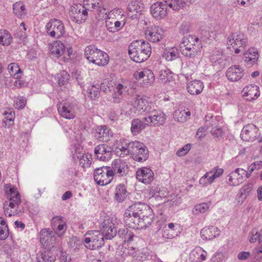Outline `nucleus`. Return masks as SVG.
Wrapping results in <instances>:
<instances>
[{"instance_id":"1","label":"nucleus","mask_w":262,"mask_h":262,"mask_svg":"<svg viewBox=\"0 0 262 262\" xmlns=\"http://www.w3.org/2000/svg\"><path fill=\"white\" fill-rule=\"evenodd\" d=\"M152 210L145 203L137 202L130 205L124 214V222L133 229L146 228L152 222Z\"/></svg>"},{"instance_id":"2","label":"nucleus","mask_w":262,"mask_h":262,"mask_svg":"<svg viewBox=\"0 0 262 262\" xmlns=\"http://www.w3.org/2000/svg\"><path fill=\"white\" fill-rule=\"evenodd\" d=\"M151 48L150 43L143 40L133 41L128 46V54L134 61L141 63L150 56Z\"/></svg>"},{"instance_id":"3","label":"nucleus","mask_w":262,"mask_h":262,"mask_svg":"<svg viewBox=\"0 0 262 262\" xmlns=\"http://www.w3.org/2000/svg\"><path fill=\"white\" fill-rule=\"evenodd\" d=\"M84 56L90 62L99 66H105L109 60L107 53L92 45L85 48Z\"/></svg>"},{"instance_id":"4","label":"nucleus","mask_w":262,"mask_h":262,"mask_svg":"<svg viewBox=\"0 0 262 262\" xmlns=\"http://www.w3.org/2000/svg\"><path fill=\"white\" fill-rule=\"evenodd\" d=\"M104 238H105V236L100 231H88L84 235V242L85 246L90 250L98 249L104 245Z\"/></svg>"},{"instance_id":"5","label":"nucleus","mask_w":262,"mask_h":262,"mask_svg":"<svg viewBox=\"0 0 262 262\" xmlns=\"http://www.w3.org/2000/svg\"><path fill=\"white\" fill-rule=\"evenodd\" d=\"M45 28L47 34L53 38H59L66 33L63 23L56 18L50 19L46 24Z\"/></svg>"},{"instance_id":"6","label":"nucleus","mask_w":262,"mask_h":262,"mask_svg":"<svg viewBox=\"0 0 262 262\" xmlns=\"http://www.w3.org/2000/svg\"><path fill=\"white\" fill-rule=\"evenodd\" d=\"M227 41L228 45L232 47L236 54L244 50L248 45L247 37L241 32L231 34L227 38Z\"/></svg>"},{"instance_id":"7","label":"nucleus","mask_w":262,"mask_h":262,"mask_svg":"<svg viewBox=\"0 0 262 262\" xmlns=\"http://www.w3.org/2000/svg\"><path fill=\"white\" fill-rule=\"evenodd\" d=\"M112 172L110 166L97 168L94 172V179L97 184L101 186L106 185L113 180Z\"/></svg>"},{"instance_id":"8","label":"nucleus","mask_w":262,"mask_h":262,"mask_svg":"<svg viewBox=\"0 0 262 262\" xmlns=\"http://www.w3.org/2000/svg\"><path fill=\"white\" fill-rule=\"evenodd\" d=\"M133 146L131 148L133 159L139 162L146 161L148 157V150L146 146L137 141H133Z\"/></svg>"},{"instance_id":"9","label":"nucleus","mask_w":262,"mask_h":262,"mask_svg":"<svg viewBox=\"0 0 262 262\" xmlns=\"http://www.w3.org/2000/svg\"><path fill=\"white\" fill-rule=\"evenodd\" d=\"M70 15L73 21L80 24L86 20L88 13L81 4H75L71 7Z\"/></svg>"},{"instance_id":"10","label":"nucleus","mask_w":262,"mask_h":262,"mask_svg":"<svg viewBox=\"0 0 262 262\" xmlns=\"http://www.w3.org/2000/svg\"><path fill=\"white\" fill-rule=\"evenodd\" d=\"M148 111V116L146 117L148 122V125L158 126L163 125L166 120V115L161 111L157 110L156 105L151 110Z\"/></svg>"},{"instance_id":"11","label":"nucleus","mask_w":262,"mask_h":262,"mask_svg":"<svg viewBox=\"0 0 262 262\" xmlns=\"http://www.w3.org/2000/svg\"><path fill=\"white\" fill-rule=\"evenodd\" d=\"M113 148L105 144L97 145L94 149V157L100 161H107L113 156Z\"/></svg>"},{"instance_id":"12","label":"nucleus","mask_w":262,"mask_h":262,"mask_svg":"<svg viewBox=\"0 0 262 262\" xmlns=\"http://www.w3.org/2000/svg\"><path fill=\"white\" fill-rule=\"evenodd\" d=\"M128 169L129 167L125 161L120 159H115L112 163L111 167L112 177H125L128 173Z\"/></svg>"},{"instance_id":"13","label":"nucleus","mask_w":262,"mask_h":262,"mask_svg":"<svg viewBox=\"0 0 262 262\" xmlns=\"http://www.w3.org/2000/svg\"><path fill=\"white\" fill-rule=\"evenodd\" d=\"M100 228L102 230L101 233L104 234L106 239H111L117 234V231L115 227V224L110 217L104 219L100 223Z\"/></svg>"},{"instance_id":"14","label":"nucleus","mask_w":262,"mask_h":262,"mask_svg":"<svg viewBox=\"0 0 262 262\" xmlns=\"http://www.w3.org/2000/svg\"><path fill=\"white\" fill-rule=\"evenodd\" d=\"M259 134L258 128L256 125L248 124L243 127L241 133V138L243 141L253 142Z\"/></svg>"},{"instance_id":"15","label":"nucleus","mask_w":262,"mask_h":262,"mask_svg":"<svg viewBox=\"0 0 262 262\" xmlns=\"http://www.w3.org/2000/svg\"><path fill=\"white\" fill-rule=\"evenodd\" d=\"M57 110L60 115L67 119H72L75 117V105L73 103L66 101L57 104Z\"/></svg>"},{"instance_id":"16","label":"nucleus","mask_w":262,"mask_h":262,"mask_svg":"<svg viewBox=\"0 0 262 262\" xmlns=\"http://www.w3.org/2000/svg\"><path fill=\"white\" fill-rule=\"evenodd\" d=\"M133 105L139 112L142 111L147 114L148 113V111L146 110H149V108H150V110H151L156 106L154 103L148 101V98L147 96L139 95L134 100Z\"/></svg>"},{"instance_id":"17","label":"nucleus","mask_w":262,"mask_h":262,"mask_svg":"<svg viewBox=\"0 0 262 262\" xmlns=\"http://www.w3.org/2000/svg\"><path fill=\"white\" fill-rule=\"evenodd\" d=\"M167 6L165 2H156L153 4L150 8V13L157 19H161L166 16L167 13Z\"/></svg>"},{"instance_id":"18","label":"nucleus","mask_w":262,"mask_h":262,"mask_svg":"<svg viewBox=\"0 0 262 262\" xmlns=\"http://www.w3.org/2000/svg\"><path fill=\"white\" fill-rule=\"evenodd\" d=\"M244 74V70L238 65L230 67L226 72L227 78L231 82L238 81L243 78Z\"/></svg>"},{"instance_id":"19","label":"nucleus","mask_w":262,"mask_h":262,"mask_svg":"<svg viewBox=\"0 0 262 262\" xmlns=\"http://www.w3.org/2000/svg\"><path fill=\"white\" fill-rule=\"evenodd\" d=\"M154 172L146 167L139 168L136 171V178L138 181L145 184H149L154 180Z\"/></svg>"},{"instance_id":"20","label":"nucleus","mask_w":262,"mask_h":262,"mask_svg":"<svg viewBox=\"0 0 262 262\" xmlns=\"http://www.w3.org/2000/svg\"><path fill=\"white\" fill-rule=\"evenodd\" d=\"M39 238L41 245L48 248L53 247L56 241L53 232L47 228L41 230L39 233Z\"/></svg>"},{"instance_id":"21","label":"nucleus","mask_w":262,"mask_h":262,"mask_svg":"<svg viewBox=\"0 0 262 262\" xmlns=\"http://www.w3.org/2000/svg\"><path fill=\"white\" fill-rule=\"evenodd\" d=\"M145 35L148 40L157 42L163 38V31L159 27H150L145 30Z\"/></svg>"},{"instance_id":"22","label":"nucleus","mask_w":262,"mask_h":262,"mask_svg":"<svg viewBox=\"0 0 262 262\" xmlns=\"http://www.w3.org/2000/svg\"><path fill=\"white\" fill-rule=\"evenodd\" d=\"M137 80L143 79V83L145 85H150L155 81V75L150 69L145 68L138 70L134 74Z\"/></svg>"},{"instance_id":"23","label":"nucleus","mask_w":262,"mask_h":262,"mask_svg":"<svg viewBox=\"0 0 262 262\" xmlns=\"http://www.w3.org/2000/svg\"><path fill=\"white\" fill-rule=\"evenodd\" d=\"M242 94L246 100L251 101L259 97V88L255 84L248 85L243 89Z\"/></svg>"},{"instance_id":"24","label":"nucleus","mask_w":262,"mask_h":262,"mask_svg":"<svg viewBox=\"0 0 262 262\" xmlns=\"http://www.w3.org/2000/svg\"><path fill=\"white\" fill-rule=\"evenodd\" d=\"M181 233L180 227L177 224L170 223L168 228L164 227L162 233V237L165 239H171L178 236Z\"/></svg>"},{"instance_id":"25","label":"nucleus","mask_w":262,"mask_h":262,"mask_svg":"<svg viewBox=\"0 0 262 262\" xmlns=\"http://www.w3.org/2000/svg\"><path fill=\"white\" fill-rule=\"evenodd\" d=\"M113 133L111 129L105 125H100L96 130L95 137L101 142H107L113 137Z\"/></svg>"},{"instance_id":"26","label":"nucleus","mask_w":262,"mask_h":262,"mask_svg":"<svg viewBox=\"0 0 262 262\" xmlns=\"http://www.w3.org/2000/svg\"><path fill=\"white\" fill-rule=\"evenodd\" d=\"M52 226L59 237L63 236L67 229L66 223L63 221V217L61 216H56L53 217Z\"/></svg>"},{"instance_id":"27","label":"nucleus","mask_w":262,"mask_h":262,"mask_svg":"<svg viewBox=\"0 0 262 262\" xmlns=\"http://www.w3.org/2000/svg\"><path fill=\"white\" fill-rule=\"evenodd\" d=\"M220 230L216 227L210 226L203 228L200 232L201 237L204 240H212L219 236Z\"/></svg>"},{"instance_id":"28","label":"nucleus","mask_w":262,"mask_h":262,"mask_svg":"<svg viewBox=\"0 0 262 262\" xmlns=\"http://www.w3.org/2000/svg\"><path fill=\"white\" fill-rule=\"evenodd\" d=\"M148 125V122L146 117H144L143 120L134 119L131 123V132L134 135L140 134L143 129Z\"/></svg>"},{"instance_id":"29","label":"nucleus","mask_w":262,"mask_h":262,"mask_svg":"<svg viewBox=\"0 0 262 262\" xmlns=\"http://www.w3.org/2000/svg\"><path fill=\"white\" fill-rule=\"evenodd\" d=\"M244 60L248 66H252L257 63L258 54L255 48L249 49L244 54Z\"/></svg>"},{"instance_id":"30","label":"nucleus","mask_w":262,"mask_h":262,"mask_svg":"<svg viewBox=\"0 0 262 262\" xmlns=\"http://www.w3.org/2000/svg\"><path fill=\"white\" fill-rule=\"evenodd\" d=\"M51 54L55 57H59L63 55L65 51V46L61 41L56 40L49 46Z\"/></svg>"},{"instance_id":"31","label":"nucleus","mask_w":262,"mask_h":262,"mask_svg":"<svg viewBox=\"0 0 262 262\" xmlns=\"http://www.w3.org/2000/svg\"><path fill=\"white\" fill-rule=\"evenodd\" d=\"M204 89L203 83L201 80H193L188 83L187 90L191 95H199Z\"/></svg>"},{"instance_id":"32","label":"nucleus","mask_w":262,"mask_h":262,"mask_svg":"<svg viewBox=\"0 0 262 262\" xmlns=\"http://www.w3.org/2000/svg\"><path fill=\"white\" fill-rule=\"evenodd\" d=\"M143 8L142 4L138 1H134L129 3L127 6L128 11L134 13V14L133 15H129L128 13V16L133 19L137 18L141 14Z\"/></svg>"},{"instance_id":"33","label":"nucleus","mask_w":262,"mask_h":262,"mask_svg":"<svg viewBox=\"0 0 262 262\" xmlns=\"http://www.w3.org/2000/svg\"><path fill=\"white\" fill-rule=\"evenodd\" d=\"M10 194V202L9 206L12 208L17 209L21 203V199L19 192L14 188H10L9 191Z\"/></svg>"},{"instance_id":"34","label":"nucleus","mask_w":262,"mask_h":262,"mask_svg":"<svg viewBox=\"0 0 262 262\" xmlns=\"http://www.w3.org/2000/svg\"><path fill=\"white\" fill-rule=\"evenodd\" d=\"M169 7L173 10H179L183 8L187 4V3L191 4L195 0H163Z\"/></svg>"},{"instance_id":"35","label":"nucleus","mask_w":262,"mask_h":262,"mask_svg":"<svg viewBox=\"0 0 262 262\" xmlns=\"http://www.w3.org/2000/svg\"><path fill=\"white\" fill-rule=\"evenodd\" d=\"M228 184L230 186H237L243 182L244 177L241 176L235 169L229 174Z\"/></svg>"},{"instance_id":"36","label":"nucleus","mask_w":262,"mask_h":262,"mask_svg":"<svg viewBox=\"0 0 262 262\" xmlns=\"http://www.w3.org/2000/svg\"><path fill=\"white\" fill-rule=\"evenodd\" d=\"M199 38L193 35H188L183 38L180 43V49L191 46L193 43H198Z\"/></svg>"},{"instance_id":"37","label":"nucleus","mask_w":262,"mask_h":262,"mask_svg":"<svg viewBox=\"0 0 262 262\" xmlns=\"http://www.w3.org/2000/svg\"><path fill=\"white\" fill-rule=\"evenodd\" d=\"M118 236L123 239L124 242H130L133 241V237L135 236L133 233L127 228L119 229L118 231Z\"/></svg>"},{"instance_id":"38","label":"nucleus","mask_w":262,"mask_h":262,"mask_svg":"<svg viewBox=\"0 0 262 262\" xmlns=\"http://www.w3.org/2000/svg\"><path fill=\"white\" fill-rule=\"evenodd\" d=\"M8 71L10 75L15 79H19L22 73L21 70L16 63H11L8 66Z\"/></svg>"},{"instance_id":"39","label":"nucleus","mask_w":262,"mask_h":262,"mask_svg":"<svg viewBox=\"0 0 262 262\" xmlns=\"http://www.w3.org/2000/svg\"><path fill=\"white\" fill-rule=\"evenodd\" d=\"M217 120L215 118H212L209 122L211 127V134L216 138H219L222 136L223 130L221 127L216 125Z\"/></svg>"},{"instance_id":"40","label":"nucleus","mask_w":262,"mask_h":262,"mask_svg":"<svg viewBox=\"0 0 262 262\" xmlns=\"http://www.w3.org/2000/svg\"><path fill=\"white\" fill-rule=\"evenodd\" d=\"M126 190L123 184H120L116 188L115 198L119 202H123L126 196Z\"/></svg>"},{"instance_id":"41","label":"nucleus","mask_w":262,"mask_h":262,"mask_svg":"<svg viewBox=\"0 0 262 262\" xmlns=\"http://www.w3.org/2000/svg\"><path fill=\"white\" fill-rule=\"evenodd\" d=\"M14 13L20 18L24 17L26 14L25 5L21 2L15 3L13 6Z\"/></svg>"},{"instance_id":"42","label":"nucleus","mask_w":262,"mask_h":262,"mask_svg":"<svg viewBox=\"0 0 262 262\" xmlns=\"http://www.w3.org/2000/svg\"><path fill=\"white\" fill-rule=\"evenodd\" d=\"M179 51L176 48L166 49L163 54V56L167 61H172L179 57Z\"/></svg>"},{"instance_id":"43","label":"nucleus","mask_w":262,"mask_h":262,"mask_svg":"<svg viewBox=\"0 0 262 262\" xmlns=\"http://www.w3.org/2000/svg\"><path fill=\"white\" fill-rule=\"evenodd\" d=\"M211 205L210 202L203 203L196 205L192 209V213L197 215L200 213H204L207 212Z\"/></svg>"},{"instance_id":"44","label":"nucleus","mask_w":262,"mask_h":262,"mask_svg":"<svg viewBox=\"0 0 262 262\" xmlns=\"http://www.w3.org/2000/svg\"><path fill=\"white\" fill-rule=\"evenodd\" d=\"M0 36V43L3 46H9L12 41V37L9 32L4 30Z\"/></svg>"},{"instance_id":"45","label":"nucleus","mask_w":262,"mask_h":262,"mask_svg":"<svg viewBox=\"0 0 262 262\" xmlns=\"http://www.w3.org/2000/svg\"><path fill=\"white\" fill-rule=\"evenodd\" d=\"M202 46L191 49V50L189 51L187 54H185L183 55L186 57L192 60L193 61H196L198 60L199 58L198 56L199 55L201 52V49L202 48Z\"/></svg>"},{"instance_id":"46","label":"nucleus","mask_w":262,"mask_h":262,"mask_svg":"<svg viewBox=\"0 0 262 262\" xmlns=\"http://www.w3.org/2000/svg\"><path fill=\"white\" fill-rule=\"evenodd\" d=\"M79 159V165L83 168L89 167L91 164V155H83L78 157Z\"/></svg>"},{"instance_id":"47","label":"nucleus","mask_w":262,"mask_h":262,"mask_svg":"<svg viewBox=\"0 0 262 262\" xmlns=\"http://www.w3.org/2000/svg\"><path fill=\"white\" fill-rule=\"evenodd\" d=\"M8 228L5 222L0 217V239H5L8 236Z\"/></svg>"},{"instance_id":"48","label":"nucleus","mask_w":262,"mask_h":262,"mask_svg":"<svg viewBox=\"0 0 262 262\" xmlns=\"http://www.w3.org/2000/svg\"><path fill=\"white\" fill-rule=\"evenodd\" d=\"M40 256L43 262H54L56 259L55 255L51 251H44Z\"/></svg>"},{"instance_id":"49","label":"nucleus","mask_w":262,"mask_h":262,"mask_svg":"<svg viewBox=\"0 0 262 262\" xmlns=\"http://www.w3.org/2000/svg\"><path fill=\"white\" fill-rule=\"evenodd\" d=\"M3 115L6 121H5V125H7V122H8V125L10 126L13 124L14 119L15 118V113L10 109L4 112Z\"/></svg>"},{"instance_id":"50","label":"nucleus","mask_w":262,"mask_h":262,"mask_svg":"<svg viewBox=\"0 0 262 262\" xmlns=\"http://www.w3.org/2000/svg\"><path fill=\"white\" fill-rule=\"evenodd\" d=\"M96 86L95 85H92L91 88H89L87 90L88 93L89 94V97L91 99H96L98 98L100 95V88L99 85Z\"/></svg>"},{"instance_id":"51","label":"nucleus","mask_w":262,"mask_h":262,"mask_svg":"<svg viewBox=\"0 0 262 262\" xmlns=\"http://www.w3.org/2000/svg\"><path fill=\"white\" fill-rule=\"evenodd\" d=\"M251 237L249 239L250 243H254L258 241L259 243L262 242V236H261V230L258 232L257 229H255L251 232Z\"/></svg>"},{"instance_id":"52","label":"nucleus","mask_w":262,"mask_h":262,"mask_svg":"<svg viewBox=\"0 0 262 262\" xmlns=\"http://www.w3.org/2000/svg\"><path fill=\"white\" fill-rule=\"evenodd\" d=\"M69 75L65 71H62L58 76V84L60 86L66 84L69 80Z\"/></svg>"},{"instance_id":"53","label":"nucleus","mask_w":262,"mask_h":262,"mask_svg":"<svg viewBox=\"0 0 262 262\" xmlns=\"http://www.w3.org/2000/svg\"><path fill=\"white\" fill-rule=\"evenodd\" d=\"M14 102L18 109H23L26 105V99L23 96H18L15 98Z\"/></svg>"},{"instance_id":"54","label":"nucleus","mask_w":262,"mask_h":262,"mask_svg":"<svg viewBox=\"0 0 262 262\" xmlns=\"http://www.w3.org/2000/svg\"><path fill=\"white\" fill-rule=\"evenodd\" d=\"M185 110H177L174 113V118L176 120H177L180 122H183L186 121L185 118Z\"/></svg>"},{"instance_id":"55","label":"nucleus","mask_w":262,"mask_h":262,"mask_svg":"<svg viewBox=\"0 0 262 262\" xmlns=\"http://www.w3.org/2000/svg\"><path fill=\"white\" fill-rule=\"evenodd\" d=\"M133 144V141L128 143L124 146H122L121 148H120V151H121V154L123 155H128L129 154L132 155V147Z\"/></svg>"},{"instance_id":"56","label":"nucleus","mask_w":262,"mask_h":262,"mask_svg":"<svg viewBox=\"0 0 262 262\" xmlns=\"http://www.w3.org/2000/svg\"><path fill=\"white\" fill-rule=\"evenodd\" d=\"M253 189V184L252 183L247 184L243 186L241 189V193L242 195H247Z\"/></svg>"},{"instance_id":"57","label":"nucleus","mask_w":262,"mask_h":262,"mask_svg":"<svg viewBox=\"0 0 262 262\" xmlns=\"http://www.w3.org/2000/svg\"><path fill=\"white\" fill-rule=\"evenodd\" d=\"M262 168V161H259L252 163L248 168V170L252 172L255 169H259Z\"/></svg>"},{"instance_id":"58","label":"nucleus","mask_w":262,"mask_h":262,"mask_svg":"<svg viewBox=\"0 0 262 262\" xmlns=\"http://www.w3.org/2000/svg\"><path fill=\"white\" fill-rule=\"evenodd\" d=\"M190 31V23L187 21H184L180 27V31L183 34H187Z\"/></svg>"},{"instance_id":"59","label":"nucleus","mask_w":262,"mask_h":262,"mask_svg":"<svg viewBox=\"0 0 262 262\" xmlns=\"http://www.w3.org/2000/svg\"><path fill=\"white\" fill-rule=\"evenodd\" d=\"M190 149V144H187L177 151V155L181 157L185 155Z\"/></svg>"},{"instance_id":"60","label":"nucleus","mask_w":262,"mask_h":262,"mask_svg":"<svg viewBox=\"0 0 262 262\" xmlns=\"http://www.w3.org/2000/svg\"><path fill=\"white\" fill-rule=\"evenodd\" d=\"M202 34L205 39L207 38L209 40L215 39L216 37L215 32L213 31H202Z\"/></svg>"},{"instance_id":"61","label":"nucleus","mask_w":262,"mask_h":262,"mask_svg":"<svg viewBox=\"0 0 262 262\" xmlns=\"http://www.w3.org/2000/svg\"><path fill=\"white\" fill-rule=\"evenodd\" d=\"M207 127L206 126H203L198 128L196 133V136H197L199 139H201L205 137V133L207 130Z\"/></svg>"},{"instance_id":"62","label":"nucleus","mask_w":262,"mask_h":262,"mask_svg":"<svg viewBox=\"0 0 262 262\" xmlns=\"http://www.w3.org/2000/svg\"><path fill=\"white\" fill-rule=\"evenodd\" d=\"M202 46L201 44H198V43H193V45H191V46H189L187 48H183L180 49L181 53L183 55H185V54H187L189 51L191 50V49L193 48H196Z\"/></svg>"},{"instance_id":"63","label":"nucleus","mask_w":262,"mask_h":262,"mask_svg":"<svg viewBox=\"0 0 262 262\" xmlns=\"http://www.w3.org/2000/svg\"><path fill=\"white\" fill-rule=\"evenodd\" d=\"M195 259H199V248L192 250L190 254V259L192 262H196Z\"/></svg>"},{"instance_id":"64","label":"nucleus","mask_w":262,"mask_h":262,"mask_svg":"<svg viewBox=\"0 0 262 262\" xmlns=\"http://www.w3.org/2000/svg\"><path fill=\"white\" fill-rule=\"evenodd\" d=\"M251 254L249 252H241L239 253L237 256V258L239 260H246L250 256Z\"/></svg>"}]
</instances>
